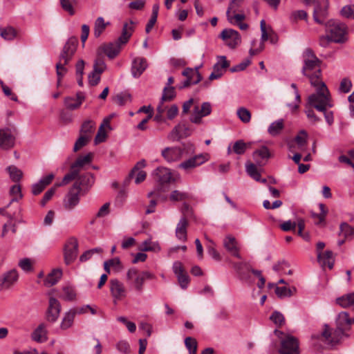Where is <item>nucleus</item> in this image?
I'll use <instances>...</instances> for the list:
<instances>
[{"label": "nucleus", "mask_w": 354, "mask_h": 354, "mask_svg": "<svg viewBox=\"0 0 354 354\" xmlns=\"http://www.w3.org/2000/svg\"><path fill=\"white\" fill-rule=\"evenodd\" d=\"M344 330L339 328L337 326L336 329L331 332L327 324L324 325V330L322 333V337L325 339V341L331 345L337 344L344 335Z\"/></svg>", "instance_id": "nucleus-13"}, {"label": "nucleus", "mask_w": 354, "mask_h": 354, "mask_svg": "<svg viewBox=\"0 0 354 354\" xmlns=\"http://www.w3.org/2000/svg\"><path fill=\"white\" fill-rule=\"evenodd\" d=\"M95 127V124L93 121L90 120H86L81 127L80 134L91 138Z\"/></svg>", "instance_id": "nucleus-39"}, {"label": "nucleus", "mask_w": 354, "mask_h": 354, "mask_svg": "<svg viewBox=\"0 0 354 354\" xmlns=\"http://www.w3.org/2000/svg\"><path fill=\"white\" fill-rule=\"evenodd\" d=\"M93 154L89 153L85 156H79L77 160L71 165L73 168H75L79 172L83 169V167L89 164L92 160Z\"/></svg>", "instance_id": "nucleus-37"}, {"label": "nucleus", "mask_w": 354, "mask_h": 354, "mask_svg": "<svg viewBox=\"0 0 354 354\" xmlns=\"http://www.w3.org/2000/svg\"><path fill=\"white\" fill-rule=\"evenodd\" d=\"M147 67V60L142 57L136 58L132 64L131 73L134 77H140Z\"/></svg>", "instance_id": "nucleus-28"}, {"label": "nucleus", "mask_w": 354, "mask_h": 354, "mask_svg": "<svg viewBox=\"0 0 354 354\" xmlns=\"http://www.w3.org/2000/svg\"><path fill=\"white\" fill-rule=\"evenodd\" d=\"M295 292H296V288L295 287H292V288H287L286 286L276 287V289H275L276 295L280 298L290 297Z\"/></svg>", "instance_id": "nucleus-51"}, {"label": "nucleus", "mask_w": 354, "mask_h": 354, "mask_svg": "<svg viewBox=\"0 0 354 354\" xmlns=\"http://www.w3.org/2000/svg\"><path fill=\"white\" fill-rule=\"evenodd\" d=\"M77 189V184L73 185L66 196L64 201V206L68 210L73 209L80 201V194L82 193Z\"/></svg>", "instance_id": "nucleus-16"}, {"label": "nucleus", "mask_w": 354, "mask_h": 354, "mask_svg": "<svg viewBox=\"0 0 354 354\" xmlns=\"http://www.w3.org/2000/svg\"><path fill=\"white\" fill-rule=\"evenodd\" d=\"M189 225L188 219L180 218L176 227V236L181 241H186L187 239V228Z\"/></svg>", "instance_id": "nucleus-27"}, {"label": "nucleus", "mask_w": 354, "mask_h": 354, "mask_svg": "<svg viewBox=\"0 0 354 354\" xmlns=\"http://www.w3.org/2000/svg\"><path fill=\"white\" fill-rule=\"evenodd\" d=\"M120 45L117 41L116 43H109L101 45L97 49V55L101 56L104 53L110 59L115 57L120 51Z\"/></svg>", "instance_id": "nucleus-17"}, {"label": "nucleus", "mask_w": 354, "mask_h": 354, "mask_svg": "<svg viewBox=\"0 0 354 354\" xmlns=\"http://www.w3.org/2000/svg\"><path fill=\"white\" fill-rule=\"evenodd\" d=\"M44 324H41L33 331L32 338L37 342H44L47 340V330Z\"/></svg>", "instance_id": "nucleus-35"}, {"label": "nucleus", "mask_w": 354, "mask_h": 354, "mask_svg": "<svg viewBox=\"0 0 354 354\" xmlns=\"http://www.w3.org/2000/svg\"><path fill=\"white\" fill-rule=\"evenodd\" d=\"M261 44L264 41L270 39V42L275 44L277 41V35L272 31V30L268 27H266V22L264 20L261 21Z\"/></svg>", "instance_id": "nucleus-30"}, {"label": "nucleus", "mask_w": 354, "mask_h": 354, "mask_svg": "<svg viewBox=\"0 0 354 354\" xmlns=\"http://www.w3.org/2000/svg\"><path fill=\"white\" fill-rule=\"evenodd\" d=\"M303 67L302 74L309 79L310 84L316 88V91L322 87L325 84L321 80L322 61L315 55L310 48L306 49L302 54Z\"/></svg>", "instance_id": "nucleus-1"}, {"label": "nucleus", "mask_w": 354, "mask_h": 354, "mask_svg": "<svg viewBox=\"0 0 354 354\" xmlns=\"http://www.w3.org/2000/svg\"><path fill=\"white\" fill-rule=\"evenodd\" d=\"M0 35L6 40H12L16 37L17 32L12 27L8 26L0 28Z\"/></svg>", "instance_id": "nucleus-55"}, {"label": "nucleus", "mask_w": 354, "mask_h": 354, "mask_svg": "<svg viewBox=\"0 0 354 354\" xmlns=\"http://www.w3.org/2000/svg\"><path fill=\"white\" fill-rule=\"evenodd\" d=\"M239 118L244 123H248L251 119V113L248 109L241 107L237 110Z\"/></svg>", "instance_id": "nucleus-57"}, {"label": "nucleus", "mask_w": 354, "mask_h": 354, "mask_svg": "<svg viewBox=\"0 0 354 354\" xmlns=\"http://www.w3.org/2000/svg\"><path fill=\"white\" fill-rule=\"evenodd\" d=\"M110 284V292L113 297V301L115 304L118 301H120L124 299L127 295V290L124 283L120 281L117 279H112L109 281Z\"/></svg>", "instance_id": "nucleus-10"}, {"label": "nucleus", "mask_w": 354, "mask_h": 354, "mask_svg": "<svg viewBox=\"0 0 354 354\" xmlns=\"http://www.w3.org/2000/svg\"><path fill=\"white\" fill-rule=\"evenodd\" d=\"M308 102L310 106L314 107L317 111L324 113L325 120L328 125L333 123V112L327 111L328 109L333 107V104L326 84H323L321 88L308 96Z\"/></svg>", "instance_id": "nucleus-2"}, {"label": "nucleus", "mask_w": 354, "mask_h": 354, "mask_svg": "<svg viewBox=\"0 0 354 354\" xmlns=\"http://www.w3.org/2000/svg\"><path fill=\"white\" fill-rule=\"evenodd\" d=\"M155 180L160 185L169 183L172 180V174L169 169L158 167L153 173Z\"/></svg>", "instance_id": "nucleus-26"}, {"label": "nucleus", "mask_w": 354, "mask_h": 354, "mask_svg": "<svg viewBox=\"0 0 354 354\" xmlns=\"http://www.w3.org/2000/svg\"><path fill=\"white\" fill-rule=\"evenodd\" d=\"M84 100V95L82 93L78 92L76 97H66L64 99V105L70 110H75L78 109L83 101Z\"/></svg>", "instance_id": "nucleus-29"}, {"label": "nucleus", "mask_w": 354, "mask_h": 354, "mask_svg": "<svg viewBox=\"0 0 354 354\" xmlns=\"http://www.w3.org/2000/svg\"><path fill=\"white\" fill-rule=\"evenodd\" d=\"M208 160L207 154H198L178 165V167L185 171H189L205 163Z\"/></svg>", "instance_id": "nucleus-12"}, {"label": "nucleus", "mask_w": 354, "mask_h": 354, "mask_svg": "<svg viewBox=\"0 0 354 354\" xmlns=\"http://www.w3.org/2000/svg\"><path fill=\"white\" fill-rule=\"evenodd\" d=\"M79 173L77 170L71 166V171L64 176L61 183H57L55 185L60 187L67 185L69 182L75 180L78 176Z\"/></svg>", "instance_id": "nucleus-46"}, {"label": "nucleus", "mask_w": 354, "mask_h": 354, "mask_svg": "<svg viewBox=\"0 0 354 354\" xmlns=\"http://www.w3.org/2000/svg\"><path fill=\"white\" fill-rule=\"evenodd\" d=\"M192 129L185 123H179L168 134L167 138L171 141H178L192 135Z\"/></svg>", "instance_id": "nucleus-8"}, {"label": "nucleus", "mask_w": 354, "mask_h": 354, "mask_svg": "<svg viewBox=\"0 0 354 354\" xmlns=\"http://www.w3.org/2000/svg\"><path fill=\"white\" fill-rule=\"evenodd\" d=\"M154 277V274L151 272L149 271L140 272L136 268L129 269L127 272V280L133 281V286L138 292L142 291L145 281L147 279H153Z\"/></svg>", "instance_id": "nucleus-4"}, {"label": "nucleus", "mask_w": 354, "mask_h": 354, "mask_svg": "<svg viewBox=\"0 0 354 354\" xmlns=\"http://www.w3.org/2000/svg\"><path fill=\"white\" fill-rule=\"evenodd\" d=\"M223 246L232 256L241 259L238 243L234 236L231 235L225 236L223 239Z\"/></svg>", "instance_id": "nucleus-24"}, {"label": "nucleus", "mask_w": 354, "mask_h": 354, "mask_svg": "<svg viewBox=\"0 0 354 354\" xmlns=\"http://www.w3.org/2000/svg\"><path fill=\"white\" fill-rule=\"evenodd\" d=\"M78 44V39L75 37H70L63 47L59 56V62L68 64L72 59Z\"/></svg>", "instance_id": "nucleus-6"}, {"label": "nucleus", "mask_w": 354, "mask_h": 354, "mask_svg": "<svg viewBox=\"0 0 354 354\" xmlns=\"http://www.w3.org/2000/svg\"><path fill=\"white\" fill-rule=\"evenodd\" d=\"M250 142L246 143L243 140H239L234 143L232 149H231L230 147H228L227 153L230 154L232 153V151H233L236 154L242 155L245 152L248 148L250 147Z\"/></svg>", "instance_id": "nucleus-33"}, {"label": "nucleus", "mask_w": 354, "mask_h": 354, "mask_svg": "<svg viewBox=\"0 0 354 354\" xmlns=\"http://www.w3.org/2000/svg\"><path fill=\"white\" fill-rule=\"evenodd\" d=\"M182 74L187 77V80L183 82L179 87L180 88L187 87L191 84H196L202 80V76L198 72V68L195 70L187 68L183 71Z\"/></svg>", "instance_id": "nucleus-18"}, {"label": "nucleus", "mask_w": 354, "mask_h": 354, "mask_svg": "<svg viewBox=\"0 0 354 354\" xmlns=\"http://www.w3.org/2000/svg\"><path fill=\"white\" fill-rule=\"evenodd\" d=\"M180 286L183 289H186L189 283V277L185 272L184 274L176 276Z\"/></svg>", "instance_id": "nucleus-64"}, {"label": "nucleus", "mask_w": 354, "mask_h": 354, "mask_svg": "<svg viewBox=\"0 0 354 354\" xmlns=\"http://www.w3.org/2000/svg\"><path fill=\"white\" fill-rule=\"evenodd\" d=\"M176 96L175 88L174 86H165L162 91L161 103L165 101H171Z\"/></svg>", "instance_id": "nucleus-53"}, {"label": "nucleus", "mask_w": 354, "mask_h": 354, "mask_svg": "<svg viewBox=\"0 0 354 354\" xmlns=\"http://www.w3.org/2000/svg\"><path fill=\"white\" fill-rule=\"evenodd\" d=\"M243 2V0H232L229 4L228 8L226 12V15L228 21L232 23V18L230 16V12H236L239 10Z\"/></svg>", "instance_id": "nucleus-45"}, {"label": "nucleus", "mask_w": 354, "mask_h": 354, "mask_svg": "<svg viewBox=\"0 0 354 354\" xmlns=\"http://www.w3.org/2000/svg\"><path fill=\"white\" fill-rule=\"evenodd\" d=\"M283 120L282 119H281L276 122H272L268 127V131L271 136H275L279 134V133L283 129Z\"/></svg>", "instance_id": "nucleus-50"}, {"label": "nucleus", "mask_w": 354, "mask_h": 354, "mask_svg": "<svg viewBox=\"0 0 354 354\" xmlns=\"http://www.w3.org/2000/svg\"><path fill=\"white\" fill-rule=\"evenodd\" d=\"M139 249L142 252L151 251L157 252L160 250V247L157 242H153L151 239H147L142 242Z\"/></svg>", "instance_id": "nucleus-40"}, {"label": "nucleus", "mask_w": 354, "mask_h": 354, "mask_svg": "<svg viewBox=\"0 0 354 354\" xmlns=\"http://www.w3.org/2000/svg\"><path fill=\"white\" fill-rule=\"evenodd\" d=\"M61 311V305L59 301L54 298L50 297L49 305L47 310V320L50 322H55L59 317Z\"/></svg>", "instance_id": "nucleus-22"}, {"label": "nucleus", "mask_w": 354, "mask_h": 354, "mask_svg": "<svg viewBox=\"0 0 354 354\" xmlns=\"http://www.w3.org/2000/svg\"><path fill=\"white\" fill-rule=\"evenodd\" d=\"M109 25L110 23L105 22L102 17H97L94 23L93 35L95 37H99Z\"/></svg>", "instance_id": "nucleus-38"}, {"label": "nucleus", "mask_w": 354, "mask_h": 354, "mask_svg": "<svg viewBox=\"0 0 354 354\" xmlns=\"http://www.w3.org/2000/svg\"><path fill=\"white\" fill-rule=\"evenodd\" d=\"M19 280V273L16 269H12L3 272L0 276V291L5 292L11 290Z\"/></svg>", "instance_id": "nucleus-7"}, {"label": "nucleus", "mask_w": 354, "mask_h": 354, "mask_svg": "<svg viewBox=\"0 0 354 354\" xmlns=\"http://www.w3.org/2000/svg\"><path fill=\"white\" fill-rule=\"evenodd\" d=\"M90 140L91 138L80 134L79 138L76 140L74 145L73 151L75 152L79 151L83 147L86 146Z\"/></svg>", "instance_id": "nucleus-60"}, {"label": "nucleus", "mask_w": 354, "mask_h": 354, "mask_svg": "<svg viewBox=\"0 0 354 354\" xmlns=\"http://www.w3.org/2000/svg\"><path fill=\"white\" fill-rule=\"evenodd\" d=\"M274 333L280 339L279 354H300L299 339L291 335H284L283 332L275 330Z\"/></svg>", "instance_id": "nucleus-3"}, {"label": "nucleus", "mask_w": 354, "mask_h": 354, "mask_svg": "<svg viewBox=\"0 0 354 354\" xmlns=\"http://www.w3.org/2000/svg\"><path fill=\"white\" fill-rule=\"evenodd\" d=\"M106 69V64L102 57L98 56L95 60L93 71L102 74Z\"/></svg>", "instance_id": "nucleus-59"}, {"label": "nucleus", "mask_w": 354, "mask_h": 354, "mask_svg": "<svg viewBox=\"0 0 354 354\" xmlns=\"http://www.w3.org/2000/svg\"><path fill=\"white\" fill-rule=\"evenodd\" d=\"M327 32L331 41L342 43L345 40L346 26L344 24L335 20H329L326 24Z\"/></svg>", "instance_id": "nucleus-5"}, {"label": "nucleus", "mask_w": 354, "mask_h": 354, "mask_svg": "<svg viewBox=\"0 0 354 354\" xmlns=\"http://www.w3.org/2000/svg\"><path fill=\"white\" fill-rule=\"evenodd\" d=\"M10 194L13 196L11 201L10 202V204H11L14 201H17V197L21 198L22 197L21 192V187L19 185H14L11 187L10 189Z\"/></svg>", "instance_id": "nucleus-61"}, {"label": "nucleus", "mask_w": 354, "mask_h": 354, "mask_svg": "<svg viewBox=\"0 0 354 354\" xmlns=\"http://www.w3.org/2000/svg\"><path fill=\"white\" fill-rule=\"evenodd\" d=\"M134 24L135 23L133 21H130L129 23L126 22L123 24L122 34L118 39L120 44H124L129 41L134 31Z\"/></svg>", "instance_id": "nucleus-31"}, {"label": "nucleus", "mask_w": 354, "mask_h": 354, "mask_svg": "<svg viewBox=\"0 0 354 354\" xmlns=\"http://www.w3.org/2000/svg\"><path fill=\"white\" fill-rule=\"evenodd\" d=\"M190 198V194L185 192L174 190L169 195V200L171 201H185Z\"/></svg>", "instance_id": "nucleus-44"}, {"label": "nucleus", "mask_w": 354, "mask_h": 354, "mask_svg": "<svg viewBox=\"0 0 354 354\" xmlns=\"http://www.w3.org/2000/svg\"><path fill=\"white\" fill-rule=\"evenodd\" d=\"M94 182L95 178L93 175L88 172L80 175L77 178L73 185H76L77 184V189H80V192L82 193L87 191L94 184Z\"/></svg>", "instance_id": "nucleus-21"}, {"label": "nucleus", "mask_w": 354, "mask_h": 354, "mask_svg": "<svg viewBox=\"0 0 354 354\" xmlns=\"http://www.w3.org/2000/svg\"><path fill=\"white\" fill-rule=\"evenodd\" d=\"M340 234L346 239H352L354 237V227L346 223L340 225Z\"/></svg>", "instance_id": "nucleus-48"}, {"label": "nucleus", "mask_w": 354, "mask_h": 354, "mask_svg": "<svg viewBox=\"0 0 354 354\" xmlns=\"http://www.w3.org/2000/svg\"><path fill=\"white\" fill-rule=\"evenodd\" d=\"M333 254V252L330 250H326L323 254L321 252L317 254L318 261L322 266H328L330 269L333 268L334 259Z\"/></svg>", "instance_id": "nucleus-32"}, {"label": "nucleus", "mask_w": 354, "mask_h": 354, "mask_svg": "<svg viewBox=\"0 0 354 354\" xmlns=\"http://www.w3.org/2000/svg\"><path fill=\"white\" fill-rule=\"evenodd\" d=\"M352 323V319H350L349 315L346 312H341L339 313L336 319V325L339 328L344 330L348 329Z\"/></svg>", "instance_id": "nucleus-36"}, {"label": "nucleus", "mask_w": 354, "mask_h": 354, "mask_svg": "<svg viewBox=\"0 0 354 354\" xmlns=\"http://www.w3.org/2000/svg\"><path fill=\"white\" fill-rule=\"evenodd\" d=\"M340 14L344 17L354 19V9L351 6H344L340 11Z\"/></svg>", "instance_id": "nucleus-63"}, {"label": "nucleus", "mask_w": 354, "mask_h": 354, "mask_svg": "<svg viewBox=\"0 0 354 354\" xmlns=\"http://www.w3.org/2000/svg\"><path fill=\"white\" fill-rule=\"evenodd\" d=\"M218 59V62L213 66L212 73L209 77L210 80L219 79L223 75L224 71L230 66L225 56H219Z\"/></svg>", "instance_id": "nucleus-20"}, {"label": "nucleus", "mask_w": 354, "mask_h": 354, "mask_svg": "<svg viewBox=\"0 0 354 354\" xmlns=\"http://www.w3.org/2000/svg\"><path fill=\"white\" fill-rule=\"evenodd\" d=\"M220 36L225 44L232 49L235 48L241 41L239 33L233 29H224Z\"/></svg>", "instance_id": "nucleus-11"}, {"label": "nucleus", "mask_w": 354, "mask_h": 354, "mask_svg": "<svg viewBox=\"0 0 354 354\" xmlns=\"http://www.w3.org/2000/svg\"><path fill=\"white\" fill-rule=\"evenodd\" d=\"M62 298L66 301H74L76 298V291L73 286H66L63 287Z\"/></svg>", "instance_id": "nucleus-49"}, {"label": "nucleus", "mask_w": 354, "mask_h": 354, "mask_svg": "<svg viewBox=\"0 0 354 354\" xmlns=\"http://www.w3.org/2000/svg\"><path fill=\"white\" fill-rule=\"evenodd\" d=\"M10 178L15 183H18L22 178L23 173L17 167L11 165L7 168Z\"/></svg>", "instance_id": "nucleus-52"}, {"label": "nucleus", "mask_w": 354, "mask_h": 354, "mask_svg": "<svg viewBox=\"0 0 354 354\" xmlns=\"http://www.w3.org/2000/svg\"><path fill=\"white\" fill-rule=\"evenodd\" d=\"M307 133L305 131H301L295 137V140L298 145L299 149L303 150L307 143Z\"/></svg>", "instance_id": "nucleus-56"}, {"label": "nucleus", "mask_w": 354, "mask_h": 354, "mask_svg": "<svg viewBox=\"0 0 354 354\" xmlns=\"http://www.w3.org/2000/svg\"><path fill=\"white\" fill-rule=\"evenodd\" d=\"M212 112V105L209 102H203L201 106L196 105L189 118V120L194 124H201L203 117L209 115Z\"/></svg>", "instance_id": "nucleus-9"}, {"label": "nucleus", "mask_w": 354, "mask_h": 354, "mask_svg": "<svg viewBox=\"0 0 354 354\" xmlns=\"http://www.w3.org/2000/svg\"><path fill=\"white\" fill-rule=\"evenodd\" d=\"M328 16V2L324 0L317 3L313 11V19L318 24H324Z\"/></svg>", "instance_id": "nucleus-15"}, {"label": "nucleus", "mask_w": 354, "mask_h": 354, "mask_svg": "<svg viewBox=\"0 0 354 354\" xmlns=\"http://www.w3.org/2000/svg\"><path fill=\"white\" fill-rule=\"evenodd\" d=\"M62 271L61 269L57 268L52 270L44 280V285L47 287H50L56 284L59 279L62 277Z\"/></svg>", "instance_id": "nucleus-34"}, {"label": "nucleus", "mask_w": 354, "mask_h": 354, "mask_svg": "<svg viewBox=\"0 0 354 354\" xmlns=\"http://www.w3.org/2000/svg\"><path fill=\"white\" fill-rule=\"evenodd\" d=\"M270 319L278 327L283 326L285 323V318L282 313L274 311L270 316Z\"/></svg>", "instance_id": "nucleus-58"}, {"label": "nucleus", "mask_w": 354, "mask_h": 354, "mask_svg": "<svg viewBox=\"0 0 354 354\" xmlns=\"http://www.w3.org/2000/svg\"><path fill=\"white\" fill-rule=\"evenodd\" d=\"M78 250V243L75 239H70L64 247V262L70 265L76 259Z\"/></svg>", "instance_id": "nucleus-14"}, {"label": "nucleus", "mask_w": 354, "mask_h": 354, "mask_svg": "<svg viewBox=\"0 0 354 354\" xmlns=\"http://www.w3.org/2000/svg\"><path fill=\"white\" fill-rule=\"evenodd\" d=\"M66 64H64V62H59L56 64L57 75L58 77L57 84H60L62 77L66 73L67 69L65 67Z\"/></svg>", "instance_id": "nucleus-62"}, {"label": "nucleus", "mask_w": 354, "mask_h": 354, "mask_svg": "<svg viewBox=\"0 0 354 354\" xmlns=\"http://www.w3.org/2000/svg\"><path fill=\"white\" fill-rule=\"evenodd\" d=\"M75 316V312H73L72 310L68 311L64 315V317L61 323V328L63 330H66L72 326L74 319Z\"/></svg>", "instance_id": "nucleus-42"}, {"label": "nucleus", "mask_w": 354, "mask_h": 354, "mask_svg": "<svg viewBox=\"0 0 354 354\" xmlns=\"http://www.w3.org/2000/svg\"><path fill=\"white\" fill-rule=\"evenodd\" d=\"M234 268L236 270L237 273L239 275V277L241 280L245 281V282L250 283V278L248 275L243 271V268L245 267V268L248 270V268L249 266L245 263L243 262L240 263H234L233 264Z\"/></svg>", "instance_id": "nucleus-43"}, {"label": "nucleus", "mask_w": 354, "mask_h": 354, "mask_svg": "<svg viewBox=\"0 0 354 354\" xmlns=\"http://www.w3.org/2000/svg\"><path fill=\"white\" fill-rule=\"evenodd\" d=\"M245 171L247 174L255 180H261V174L258 171L257 166L252 162H248L245 165Z\"/></svg>", "instance_id": "nucleus-47"}, {"label": "nucleus", "mask_w": 354, "mask_h": 354, "mask_svg": "<svg viewBox=\"0 0 354 354\" xmlns=\"http://www.w3.org/2000/svg\"><path fill=\"white\" fill-rule=\"evenodd\" d=\"M290 19L293 21L298 20H305L308 21V13L304 10H294L291 12Z\"/></svg>", "instance_id": "nucleus-54"}, {"label": "nucleus", "mask_w": 354, "mask_h": 354, "mask_svg": "<svg viewBox=\"0 0 354 354\" xmlns=\"http://www.w3.org/2000/svg\"><path fill=\"white\" fill-rule=\"evenodd\" d=\"M336 302L342 308H347L354 304V292L337 298Z\"/></svg>", "instance_id": "nucleus-41"}, {"label": "nucleus", "mask_w": 354, "mask_h": 354, "mask_svg": "<svg viewBox=\"0 0 354 354\" xmlns=\"http://www.w3.org/2000/svg\"><path fill=\"white\" fill-rule=\"evenodd\" d=\"M161 153L166 161L172 162L183 158L184 149L180 147H166Z\"/></svg>", "instance_id": "nucleus-23"}, {"label": "nucleus", "mask_w": 354, "mask_h": 354, "mask_svg": "<svg viewBox=\"0 0 354 354\" xmlns=\"http://www.w3.org/2000/svg\"><path fill=\"white\" fill-rule=\"evenodd\" d=\"M252 156L259 166H264L271 157V153L267 147L261 146L253 152Z\"/></svg>", "instance_id": "nucleus-25"}, {"label": "nucleus", "mask_w": 354, "mask_h": 354, "mask_svg": "<svg viewBox=\"0 0 354 354\" xmlns=\"http://www.w3.org/2000/svg\"><path fill=\"white\" fill-rule=\"evenodd\" d=\"M15 136L14 133L8 128L0 129V148L9 149L15 145Z\"/></svg>", "instance_id": "nucleus-19"}]
</instances>
